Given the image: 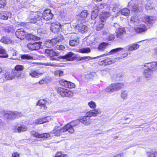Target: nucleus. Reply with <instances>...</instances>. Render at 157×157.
<instances>
[{"label":"nucleus","mask_w":157,"mask_h":157,"mask_svg":"<svg viewBox=\"0 0 157 157\" xmlns=\"http://www.w3.org/2000/svg\"><path fill=\"white\" fill-rule=\"evenodd\" d=\"M144 70V75L147 80L149 79L151 77L153 71L157 70V61L146 63L142 66Z\"/></svg>","instance_id":"f257e3e1"},{"label":"nucleus","mask_w":157,"mask_h":157,"mask_svg":"<svg viewBox=\"0 0 157 157\" xmlns=\"http://www.w3.org/2000/svg\"><path fill=\"white\" fill-rule=\"evenodd\" d=\"M140 47L139 44H133L129 45L125 47V48H118L112 50L107 53L104 54L101 56H105L107 55H110L112 54L115 53V52L121 51H133L138 49Z\"/></svg>","instance_id":"f03ea898"},{"label":"nucleus","mask_w":157,"mask_h":157,"mask_svg":"<svg viewBox=\"0 0 157 157\" xmlns=\"http://www.w3.org/2000/svg\"><path fill=\"white\" fill-rule=\"evenodd\" d=\"M63 40V36H60L51 40H47L44 43V45L46 47H51L56 44L57 42L61 41Z\"/></svg>","instance_id":"7ed1b4c3"},{"label":"nucleus","mask_w":157,"mask_h":157,"mask_svg":"<svg viewBox=\"0 0 157 157\" xmlns=\"http://www.w3.org/2000/svg\"><path fill=\"white\" fill-rule=\"evenodd\" d=\"M56 90L60 95L62 97H71L73 96V93L68 90L62 87H58Z\"/></svg>","instance_id":"20e7f679"},{"label":"nucleus","mask_w":157,"mask_h":157,"mask_svg":"<svg viewBox=\"0 0 157 157\" xmlns=\"http://www.w3.org/2000/svg\"><path fill=\"white\" fill-rule=\"evenodd\" d=\"M31 17L29 18L30 23H35L37 21H39L42 18V13L40 12H31Z\"/></svg>","instance_id":"39448f33"},{"label":"nucleus","mask_w":157,"mask_h":157,"mask_svg":"<svg viewBox=\"0 0 157 157\" xmlns=\"http://www.w3.org/2000/svg\"><path fill=\"white\" fill-rule=\"evenodd\" d=\"M45 52L46 56L50 57L51 60L52 61L58 60V59L53 57L58 56L59 53L55 52L53 50L46 49L45 50Z\"/></svg>","instance_id":"423d86ee"},{"label":"nucleus","mask_w":157,"mask_h":157,"mask_svg":"<svg viewBox=\"0 0 157 157\" xmlns=\"http://www.w3.org/2000/svg\"><path fill=\"white\" fill-rule=\"evenodd\" d=\"M42 18L47 21L52 19L53 17V14L49 9H47L44 10L42 13Z\"/></svg>","instance_id":"0eeeda50"},{"label":"nucleus","mask_w":157,"mask_h":157,"mask_svg":"<svg viewBox=\"0 0 157 157\" xmlns=\"http://www.w3.org/2000/svg\"><path fill=\"white\" fill-rule=\"evenodd\" d=\"M62 25L58 22H55L51 24L50 29L54 33H56L59 31L61 28Z\"/></svg>","instance_id":"6e6552de"},{"label":"nucleus","mask_w":157,"mask_h":157,"mask_svg":"<svg viewBox=\"0 0 157 157\" xmlns=\"http://www.w3.org/2000/svg\"><path fill=\"white\" fill-rule=\"evenodd\" d=\"M41 42H35L33 43H29L27 45L28 48L31 51L39 49L41 47Z\"/></svg>","instance_id":"1a4fd4ad"},{"label":"nucleus","mask_w":157,"mask_h":157,"mask_svg":"<svg viewBox=\"0 0 157 157\" xmlns=\"http://www.w3.org/2000/svg\"><path fill=\"white\" fill-rule=\"evenodd\" d=\"M31 133L32 135L36 138H49L50 137V135L47 133L40 134L35 131H32L31 132Z\"/></svg>","instance_id":"9d476101"},{"label":"nucleus","mask_w":157,"mask_h":157,"mask_svg":"<svg viewBox=\"0 0 157 157\" xmlns=\"http://www.w3.org/2000/svg\"><path fill=\"white\" fill-rule=\"evenodd\" d=\"M128 7L133 11H137L138 10L137 1L132 0L128 3Z\"/></svg>","instance_id":"9b49d317"},{"label":"nucleus","mask_w":157,"mask_h":157,"mask_svg":"<svg viewBox=\"0 0 157 157\" xmlns=\"http://www.w3.org/2000/svg\"><path fill=\"white\" fill-rule=\"evenodd\" d=\"M101 109H95L94 110H90L88 112L86 113V114L90 117L92 116L96 117L101 114Z\"/></svg>","instance_id":"f8f14e48"},{"label":"nucleus","mask_w":157,"mask_h":157,"mask_svg":"<svg viewBox=\"0 0 157 157\" xmlns=\"http://www.w3.org/2000/svg\"><path fill=\"white\" fill-rule=\"evenodd\" d=\"M135 30L138 33H141L144 32L147 30V28L145 25L140 23L139 25L134 26L133 27Z\"/></svg>","instance_id":"ddd939ff"},{"label":"nucleus","mask_w":157,"mask_h":157,"mask_svg":"<svg viewBox=\"0 0 157 157\" xmlns=\"http://www.w3.org/2000/svg\"><path fill=\"white\" fill-rule=\"evenodd\" d=\"M17 37L21 40L26 38V35L24 29H18L15 33Z\"/></svg>","instance_id":"4468645a"},{"label":"nucleus","mask_w":157,"mask_h":157,"mask_svg":"<svg viewBox=\"0 0 157 157\" xmlns=\"http://www.w3.org/2000/svg\"><path fill=\"white\" fill-rule=\"evenodd\" d=\"M43 73L38 70L34 69H30L29 72V75L32 78H37L42 75Z\"/></svg>","instance_id":"2eb2a0df"},{"label":"nucleus","mask_w":157,"mask_h":157,"mask_svg":"<svg viewBox=\"0 0 157 157\" xmlns=\"http://www.w3.org/2000/svg\"><path fill=\"white\" fill-rule=\"evenodd\" d=\"M75 29L78 32L83 33L87 31L88 28L82 23H80L76 26Z\"/></svg>","instance_id":"dca6fc26"},{"label":"nucleus","mask_w":157,"mask_h":157,"mask_svg":"<svg viewBox=\"0 0 157 157\" xmlns=\"http://www.w3.org/2000/svg\"><path fill=\"white\" fill-rule=\"evenodd\" d=\"M154 17L152 16H144L142 18V21L146 24H151L154 22Z\"/></svg>","instance_id":"f3484780"},{"label":"nucleus","mask_w":157,"mask_h":157,"mask_svg":"<svg viewBox=\"0 0 157 157\" xmlns=\"http://www.w3.org/2000/svg\"><path fill=\"white\" fill-rule=\"evenodd\" d=\"M75 55L73 53L70 52L67 53L65 56H62L61 58L63 59H66V60L69 61H73L75 59Z\"/></svg>","instance_id":"a211bd4d"},{"label":"nucleus","mask_w":157,"mask_h":157,"mask_svg":"<svg viewBox=\"0 0 157 157\" xmlns=\"http://www.w3.org/2000/svg\"><path fill=\"white\" fill-rule=\"evenodd\" d=\"M52 133L56 136H59L60 135L63 134L64 133L63 128L56 126L55 127L54 130L52 131Z\"/></svg>","instance_id":"6ab92c4d"},{"label":"nucleus","mask_w":157,"mask_h":157,"mask_svg":"<svg viewBox=\"0 0 157 157\" xmlns=\"http://www.w3.org/2000/svg\"><path fill=\"white\" fill-rule=\"evenodd\" d=\"M141 22L136 16L134 15L132 16L131 17L130 20V23L133 27L134 26L140 24Z\"/></svg>","instance_id":"aec40b11"},{"label":"nucleus","mask_w":157,"mask_h":157,"mask_svg":"<svg viewBox=\"0 0 157 157\" xmlns=\"http://www.w3.org/2000/svg\"><path fill=\"white\" fill-rule=\"evenodd\" d=\"M63 128L64 133L67 131L69 133L72 134L74 133L75 131L73 127L70 123L67 124L63 126Z\"/></svg>","instance_id":"412c9836"},{"label":"nucleus","mask_w":157,"mask_h":157,"mask_svg":"<svg viewBox=\"0 0 157 157\" xmlns=\"http://www.w3.org/2000/svg\"><path fill=\"white\" fill-rule=\"evenodd\" d=\"M116 36L117 38H121L123 35L125 33V29L123 27L119 28L116 30Z\"/></svg>","instance_id":"4be33fe9"},{"label":"nucleus","mask_w":157,"mask_h":157,"mask_svg":"<svg viewBox=\"0 0 157 157\" xmlns=\"http://www.w3.org/2000/svg\"><path fill=\"white\" fill-rule=\"evenodd\" d=\"M114 91H117L123 88L124 86L123 83L115 82L112 84Z\"/></svg>","instance_id":"5701e85b"},{"label":"nucleus","mask_w":157,"mask_h":157,"mask_svg":"<svg viewBox=\"0 0 157 157\" xmlns=\"http://www.w3.org/2000/svg\"><path fill=\"white\" fill-rule=\"evenodd\" d=\"M90 117L87 116L81 117L80 119V122L85 125H89L90 123Z\"/></svg>","instance_id":"b1692460"},{"label":"nucleus","mask_w":157,"mask_h":157,"mask_svg":"<svg viewBox=\"0 0 157 157\" xmlns=\"http://www.w3.org/2000/svg\"><path fill=\"white\" fill-rule=\"evenodd\" d=\"M110 16L109 12H102L100 16V21L102 22H105L106 18Z\"/></svg>","instance_id":"393cba45"},{"label":"nucleus","mask_w":157,"mask_h":157,"mask_svg":"<svg viewBox=\"0 0 157 157\" xmlns=\"http://www.w3.org/2000/svg\"><path fill=\"white\" fill-rule=\"evenodd\" d=\"M113 63L112 60L110 59H107L105 60L100 61L98 62V64L101 66H106L109 65Z\"/></svg>","instance_id":"a878e982"},{"label":"nucleus","mask_w":157,"mask_h":157,"mask_svg":"<svg viewBox=\"0 0 157 157\" xmlns=\"http://www.w3.org/2000/svg\"><path fill=\"white\" fill-rule=\"evenodd\" d=\"M21 73L20 71H18L16 70H13L12 73V75H13L11 76H10V79H13L15 77L17 78L20 77L21 76Z\"/></svg>","instance_id":"bb28decb"},{"label":"nucleus","mask_w":157,"mask_h":157,"mask_svg":"<svg viewBox=\"0 0 157 157\" xmlns=\"http://www.w3.org/2000/svg\"><path fill=\"white\" fill-rule=\"evenodd\" d=\"M146 155L147 157H157V150L147 151Z\"/></svg>","instance_id":"cd10ccee"},{"label":"nucleus","mask_w":157,"mask_h":157,"mask_svg":"<svg viewBox=\"0 0 157 157\" xmlns=\"http://www.w3.org/2000/svg\"><path fill=\"white\" fill-rule=\"evenodd\" d=\"M69 44L71 46H77L78 45L79 43V40L78 39H76L75 40H73L71 38L69 41Z\"/></svg>","instance_id":"c85d7f7f"},{"label":"nucleus","mask_w":157,"mask_h":157,"mask_svg":"<svg viewBox=\"0 0 157 157\" xmlns=\"http://www.w3.org/2000/svg\"><path fill=\"white\" fill-rule=\"evenodd\" d=\"M15 131H17L18 132H21L26 131L27 129V128L25 125H23L20 126H16L15 127Z\"/></svg>","instance_id":"c756f323"},{"label":"nucleus","mask_w":157,"mask_h":157,"mask_svg":"<svg viewBox=\"0 0 157 157\" xmlns=\"http://www.w3.org/2000/svg\"><path fill=\"white\" fill-rule=\"evenodd\" d=\"M98 7L96 6L95 7V10H93L92 11L91 14V19H94L97 17L98 14Z\"/></svg>","instance_id":"7c9ffc66"},{"label":"nucleus","mask_w":157,"mask_h":157,"mask_svg":"<svg viewBox=\"0 0 157 157\" xmlns=\"http://www.w3.org/2000/svg\"><path fill=\"white\" fill-rule=\"evenodd\" d=\"M22 116V114L20 113L17 112H16L12 111L10 112V116L11 118L13 119L15 118H18L19 117H21Z\"/></svg>","instance_id":"2f4dec72"},{"label":"nucleus","mask_w":157,"mask_h":157,"mask_svg":"<svg viewBox=\"0 0 157 157\" xmlns=\"http://www.w3.org/2000/svg\"><path fill=\"white\" fill-rule=\"evenodd\" d=\"M121 13L122 15L127 16L130 13L129 10L127 8H124L120 10L117 13Z\"/></svg>","instance_id":"473e14b6"},{"label":"nucleus","mask_w":157,"mask_h":157,"mask_svg":"<svg viewBox=\"0 0 157 157\" xmlns=\"http://www.w3.org/2000/svg\"><path fill=\"white\" fill-rule=\"evenodd\" d=\"M26 38L29 40H38L40 39V38L36 36H35L32 34H28L26 36Z\"/></svg>","instance_id":"72a5a7b5"},{"label":"nucleus","mask_w":157,"mask_h":157,"mask_svg":"<svg viewBox=\"0 0 157 157\" xmlns=\"http://www.w3.org/2000/svg\"><path fill=\"white\" fill-rule=\"evenodd\" d=\"M104 22L101 21L97 22L96 28V29L97 31H99L103 28L104 25Z\"/></svg>","instance_id":"f704fd0d"},{"label":"nucleus","mask_w":157,"mask_h":157,"mask_svg":"<svg viewBox=\"0 0 157 157\" xmlns=\"http://www.w3.org/2000/svg\"><path fill=\"white\" fill-rule=\"evenodd\" d=\"M105 90L106 92L110 94L114 91L112 84L107 86L105 89Z\"/></svg>","instance_id":"c9c22d12"},{"label":"nucleus","mask_w":157,"mask_h":157,"mask_svg":"<svg viewBox=\"0 0 157 157\" xmlns=\"http://www.w3.org/2000/svg\"><path fill=\"white\" fill-rule=\"evenodd\" d=\"M8 56L6 51L2 48V47H0V57L6 58Z\"/></svg>","instance_id":"e433bc0d"},{"label":"nucleus","mask_w":157,"mask_h":157,"mask_svg":"<svg viewBox=\"0 0 157 157\" xmlns=\"http://www.w3.org/2000/svg\"><path fill=\"white\" fill-rule=\"evenodd\" d=\"M108 45V44L106 43L103 42L100 44L98 49L100 51L104 50Z\"/></svg>","instance_id":"4c0bfd02"},{"label":"nucleus","mask_w":157,"mask_h":157,"mask_svg":"<svg viewBox=\"0 0 157 157\" xmlns=\"http://www.w3.org/2000/svg\"><path fill=\"white\" fill-rule=\"evenodd\" d=\"M128 92L127 90H124L121 92V97L124 100L127 99L128 97Z\"/></svg>","instance_id":"58836bf2"},{"label":"nucleus","mask_w":157,"mask_h":157,"mask_svg":"<svg viewBox=\"0 0 157 157\" xmlns=\"http://www.w3.org/2000/svg\"><path fill=\"white\" fill-rule=\"evenodd\" d=\"M78 52L82 53H88L90 52V49L88 48H83L80 49Z\"/></svg>","instance_id":"ea45409f"},{"label":"nucleus","mask_w":157,"mask_h":157,"mask_svg":"<svg viewBox=\"0 0 157 157\" xmlns=\"http://www.w3.org/2000/svg\"><path fill=\"white\" fill-rule=\"evenodd\" d=\"M47 103V101L45 99H40L38 101L36 105L41 106L42 105H46Z\"/></svg>","instance_id":"a19ab883"},{"label":"nucleus","mask_w":157,"mask_h":157,"mask_svg":"<svg viewBox=\"0 0 157 157\" xmlns=\"http://www.w3.org/2000/svg\"><path fill=\"white\" fill-rule=\"evenodd\" d=\"M88 12L86 10L82 11L80 13V16L83 19H85L88 14Z\"/></svg>","instance_id":"79ce46f5"},{"label":"nucleus","mask_w":157,"mask_h":157,"mask_svg":"<svg viewBox=\"0 0 157 157\" xmlns=\"http://www.w3.org/2000/svg\"><path fill=\"white\" fill-rule=\"evenodd\" d=\"M21 58L23 59H33V57L29 54H25L22 55L21 56Z\"/></svg>","instance_id":"37998d69"},{"label":"nucleus","mask_w":157,"mask_h":157,"mask_svg":"<svg viewBox=\"0 0 157 157\" xmlns=\"http://www.w3.org/2000/svg\"><path fill=\"white\" fill-rule=\"evenodd\" d=\"M153 8V5L150 2H147L145 5V9L147 10H149Z\"/></svg>","instance_id":"c03bdc74"},{"label":"nucleus","mask_w":157,"mask_h":157,"mask_svg":"<svg viewBox=\"0 0 157 157\" xmlns=\"http://www.w3.org/2000/svg\"><path fill=\"white\" fill-rule=\"evenodd\" d=\"M35 123L37 124H41L45 123V121L44 117L40 118L36 120Z\"/></svg>","instance_id":"a18cd8bd"},{"label":"nucleus","mask_w":157,"mask_h":157,"mask_svg":"<svg viewBox=\"0 0 157 157\" xmlns=\"http://www.w3.org/2000/svg\"><path fill=\"white\" fill-rule=\"evenodd\" d=\"M54 74L55 75L61 76L63 75V72L62 71L57 70L54 71Z\"/></svg>","instance_id":"49530a36"},{"label":"nucleus","mask_w":157,"mask_h":157,"mask_svg":"<svg viewBox=\"0 0 157 157\" xmlns=\"http://www.w3.org/2000/svg\"><path fill=\"white\" fill-rule=\"evenodd\" d=\"M24 67L22 65H16L15 67V69L14 70H16L20 71L23 70Z\"/></svg>","instance_id":"de8ad7c7"},{"label":"nucleus","mask_w":157,"mask_h":157,"mask_svg":"<svg viewBox=\"0 0 157 157\" xmlns=\"http://www.w3.org/2000/svg\"><path fill=\"white\" fill-rule=\"evenodd\" d=\"M88 105L90 108L94 109L96 107V103L93 101H91L88 103Z\"/></svg>","instance_id":"09e8293b"},{"label":"nucleus","mask_w":157,"mask_h":157,"mask_svg":"<svg viewBox=\"0 0 157 157\" xmlns=\"http://www.w3.org/2000/svg\"><path fill=\"white\" fill-rule=\"evenodd\" d=\"M0 41L3 43L7 44L9 43L10 40L9 38L7 37H3L1 39Z\"/></svg>","instance_id":"8fccbe9b"},{"label":"nucleus","mask_w":157,"mask_h":157,"mask_svg":"<svg viewBox=\"0 0 157 157\" xmlns=\"http://www.w3.org/2000/svg\"><path fill=\"white\" fill-rule=\"evenodd\" d=\"M80 122V119L76 120L70 122V123L71 124L73 127L76 126L77 125L79 124Z\"/></svg>","instance_id":"3c124183"},{"label":"nucleus","mask_w":157,"mask_h":157,"mask_svg":"<svg viewBox=\"0 0 157 157\" xmlns=\"http://www.w3.org/2000/svg\"><path fill=\"white\" fill-rule=\"evenodd\" d=\"M120 6L119 4L118 3H116L115 4H114L112 7L113 11L115 12L116 11L118 10Z\"/></svg>","instance_id":"603ef678"},{"label":"nucleus","mask_w":157,"mask_h":157,"mask_svg":"<svg viewBox=\"0 0 157 157\" xmlns=\"http://www.w3.org/2000/svg\"><path fill=\"white\" fill-rule=\"evenodd\" d=\"M59 83L60 84L66 87L67 84V81L65 80L64 79H61L59 81Z\"/></svg>","instance_id":"864d4df0"},{"label":"nucleus","mask_w":157,"mask_h":157,"mask_svg":"<svg viewBox=\"0 0 157 157\" xmlns=\"http://www.w3.org/2000/svg\"><path fill=\"white\" fill-rule=\"evenodd\" d=\"M56 49L59 50H63L65 49L64 46L62 45H57L55 47Z\"/></svg>","instance_id":"5fc2aeb1"},{"label":"nucleus","mask_w":157,"mask_h":157,"mask_svg":"<svg viewBox=\"0 0 157 157\" xmlns=\"http://www.w3.org/2000/svg\"><path fill=\"white\" fill-rule=\"evenodd\" d=\"M44 120L45 121V123L48 122L53 120V117L52 116H47V117H44Z\"/></svg>","instance_id":"6e6d98bb"},{"label":"nucleus","mask_w":157,"mask_h":157,"mask_svg":"<svg viewBox=\"0 0 157 157\" xmlns=\"http://www.w3.org/2000/svg\"><path fill=\"white\" fill-rule=\"evenodd\" d=\"M67 86H66V87L69 88H73L75 86L74 83L69 82H67Z\"/></svg>","instance_id":"4d7b16f0"},{"label":"nucleus","mask_w":157,"mask_h":157,"mask_svg":"<svg viewBox=\"0 0 157 157\" xmlns=\"http://www.w3.org/2000/svg\"><path fill=\"white\" fill-rule=\"evenodd\" d=\"M6 1L5 0H0V7H3L6 5Z\"/></svg>","instance_id":"13d9d810"},{"label":"nucleus","mask_w":157,"mask_h":157,"mask_svg":"<svg viewBox=\"0 0 157 157\" xmlns=\"http://www.w3.org/2000/svg\"><path fill=\"white\" fill-rule=\"evenodd\" d=\"M107 38L109 40H113L114 38V36L112 34H109Z\"/></svg>","instance_id":"bf43d9fd"},{"label":"nucleus","mask_w":157,"mask_h":157,"mask_svg":"<svg viewBox=\"0 0 157 157\" xmlns=\"http://www.w3.org/2000/svg\"><path fill=\"white\" fill-rule=\"evenodd\" d=\"M91 58L90 56H83L79 58V60H83L86 59H89Z\"/></svg>","instance_id":"052dcab7"},{"label":"nucleus","mask_w":157,"mask_h":157,"mask_svg":"<svg viewBox=\"0 0 157 157\" xmlns=\"http://www.w3.org/2000/svg\"><path fill=\"white\" fill-rule=\"evenodd\" d=\"M46 66H58V65L56 64H52L50 63H44Z\"/></svg>","instance_id":"680f3d73"},{"label":"nucleus","mask_w":157,"mask_h":157,"mask_svg":"<svg viewBox=\"0 0 157 157\" xmlns=\"http://www.w3.org/2000/svg\"><path fill=\"white\" fill-rule=\"evenodd\" d=\"M40 107V108L42 110L43 112H44L45 111V110H46L47 108L46 105H42V106H41Z\"/></svg>","instance_id":"e2e57ef3"},{"label":"nucleus","mask_w":157,"mask_h":157,"mask_svg":"<svg viewBox=\"0 0 157 157\" xmlns=\"http://www.w3.org/2000/svg\"><path fill=\"white\" fill-rule=\"evenodd\" d=\"M19 154L17 152H14L12 154V157H19Z\"/></svg>","instance_id":"0e129e2a"},{"label":"nucleus","mask_w":157,"mask_h":157,"mask_svg":"<svg viewBox=\"0 0 157 157\" xmlns=\"http://www.w3.org/2000/svg\"><path fill=\"white\" fill-rule=\"evenodd\" d=\"M5 78L7 80L10 79V75L9 73H6L5 74Z\"/></svg>","instance_id":"69168bd1"},{"label":"nucleus","mask_w":157,"mask_h":157,"mask_svg":"<svg viewBox=\"0 0 157 157\" xmlns=\"http://www.w3.org/2000/svg\"><path fill=\"white\" fill-rule=\"evenodd\" d=\"M1 18L2 19L7 20L8 18V16H7L6 14H4L2 16H1Z\"/></svg>","instance_id":"338daca9"},{"label":"nucleus","mask_w":157,"mask_h":157,"mask_svg":"<svg viewBox=\"0 0 157 157\" xmlns=\"http://www.w3.org/2000/svg\"><path fill=\"white\" fill-rule=\"evenodd\" d=\"M124 154L123 153H121L120 154H117L115 155L114 157H124Z\"/></svg>","instance_id":"774afa93"}]
</instances>
